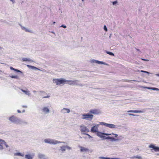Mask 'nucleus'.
I'll return each mask as SVG.
<instances>
[{
    "mask_svg": "<svg viewBox=\"0 0 159 159\" xmlns=\"http://www.w3.org/2000/svg\"><path fill=\"white\" fill-rule=\"evenodd\" d=\"M81 117V119L83 120H85L89 121H91L93 119V116L90 113H84L83 114Z\"/></svg>",
    "mask_w": 159,
    "mask_h": 159,
    "instance_id": "obj_1",
    "label": "nucleus"
},
{
    "mask_svg": "<svg viewBox=\"0 0 159 159\" xmlns=\"http://www.w3.org/2000/svg\"><path fill=\"white\" fill-rule=\"evenodd\" d=\"M53 82L57 85H60L61 84H64L66 83V80L63 78L53 79Z\"/></svg>",
    "mask_w": 159,
    "mask_h": 159,
    "instance_id": "obj_2",
    "label": "nucleus"
},
{
    "mask_svg": "<svg viewBox=\"0 0 159 159\" xmlns=\"http://www.w3.org/2000/svg\"><path fill=\"white\" fill-rule=\"evenodd\" d=\"M80 82L79 80H66V83H68L70 85H74L82 86L83 85L80 83Z\"/></svg>",
    "mask_w": 159,
    "mask_h": 159,
    "instance_id": "obj_3",
    "label": "nucleus"
},
{
    "mask_svg": "<svg viewBox=\"0 0 159 159\" xmlns=\"http://www.w3.org/2000/svg\"><path fill=\"white\" fill-rule=\"evenodd\" d=\"M44 142L45 143H48L51 144L56 145L59 143L57 140L51 139H46L44 140Z\"/></svg>",
    "mask_w": 159,
    "mask_h": 159,
    "instance_id": "obj_4",
    "label": "nucleus"
},
{
    "mask_svg": "<svg viewBox=\"0 0 159 159\" xmlns=\"http://www.w3.org/2000/svg\"><path fill=\"white\" fill-rule=\"evenodd\" d=\"M20 118L14 116H12L9 118V120L12 123L19 125Z\"/></svg>",
    "mask_w": 159,
    "mask_h": 159,
    "instance_id": "obj_5",
    "label": "nucleus"
},
{
    "mask_svg": "<svg viewBox=\"0 0 159 159\" xmlns=\"http://www.w3.org/2000/svg\"><path fill=\"white\" fill-rule=\"evenodd\" d=\"M100 124L103 125L111 128H118V127H121L120 125H116L114 124H108L103 122H100Z\"/></svg>",
    "mask_w": 159,
    "mask_h": 159,
    "instance_id": "obj_6",
    "label": "nucleus"
},
{
    "mask_svg": "<svg viewBox=\"0 0 159 159\" xmlns=\"http://www.w3.org/2000/svg\"><path fill=\"white\" fill-rule=\"evenodd\" d=\"M70 150L72 149V148L68 145H63L59 147V150L62 153L65 152L66 149Z\"/></svg>",
    "mask_w": 159,
    "mask_h": 159,
    "instance_id": "obj_7",
    "label": "nucleus"
},
{
    "mask_svg": "<svg viewBox=\"0 0 159 159\" xmlns=\"http://www.w3.org/2000/svg\"><path fill=\"white\" fill-rule=\"evenodd\" d=\"M89 112L90 114L94 115H98L101 113L100 111L98 109H91L89 111Z\"/></svg>",
    "mask_w": 159,
    "mask_h": 159,
    "instance_id": "obj_8",
    "label": "nucleus"
},
{
    "mask_svg": "<svg viewBox=\"0 0 159 159\" xmlns=\"http://www.w3.org/2000/svg\"><path fill=\"white\" fill-rule=\"evenodd\" d=\"M80 131L82 134L84 132H89V129L87 128V127L84 125H82L80 126Z\"/></svg>",
    "mask_w": 159,
    "mask_h": 159,
    "instance_id": "obj_9",
    "label": "nucleus"
},
{
    "mask_svg": "<svg viewBox=\"0 0 159 159\" xmlns=\"http://www.w3.org/2000/svg\"><path fill=\"white\" fill-rule=\"evenodd\" d=\"M42 112L45 114L49 113L50 112L49 109L47 107H44L41 109Z\"/></svg>",
    "mask_w": 159,
    "mask_h": 159,
    "instance_id": "obj_10",
    "label": "nucleus"
},
{
    "mask_svg": "<svg viewBox=\"0 0 159 159\" xmlns=\"http://www.w3.org/2000/svg\"><path fill=\"white\" fill-rule=\"evenodd\" d=\"M70 110L69 109L63 108L61 110V112L63 114L66 113H69L70 112Z\"/></svg>",
    "mask_w": 159,
    "mask_h": 159,
    "instance_id": "obj_11",
    "label": "nucleus"
},
{
    "mask_svg": "<svg viewBox=\"0 0 159 159\" xmlns=\"http://www.w3.org/2000/svg\"><path fill=\"white\" fill-rule=\"evenodd\" d=\"M150 148H152L155 152H159V147L155 146L153 144H151L149 146Z\"/></svg>",
    "mask_w": 159,
    "mask_h": 159,
    "instance_id": "obj_12",
    "label": "nucleus"
},
{
    "mask_svg": "<svg viewBox=\"0 0 159 159\" xmlns=\"http://www.w3.org/2000/svg\"><path fill=\"white\" fill-rule=\"evenodd\" d=\"M28 123L27 122L20 119L19 125H27Z\"/></svg>",
    "mask_w": 159,
    "mask_h": 159,
    "instance_id": "obj_13",
    "label": "nucleus"
},
{
    "mask_svg": "<svg viewBox=\"0 0 159 159\" xmlns=\"http://www.w3.org/2000/svg\"><path fill=\"white\" fill-rule=\"evenodd\" d=\"M128 112H132L134 113H144L145 111H143L141 110H129L127 111Z\"/></svg>",
    "mask_w": 159,
    "mask_h": 159,
    "instance_id": "obj_14",
    "label": "nucleus"
},
{
    "mask_svg": "<svg viewBox=\"0 0 159 159\" xmlns=\"http://www.w3.org/2000/svg\"><path fill=\"white\" fill-rule=\"evenodd\" d=\"M91 62H93V63L96 62V63H97L98 64H104V65H107V64L105 63L104 62L100 61H98V60H92Z\"/></svg>",
    "mask_w": 159,
    "mask_h": 159,
    "instance_id": "obj_15",
    "label": "nucleus"
},
{
    "mask_svg": "<svg viewBox=\"0 0 159 159\" xmlns=\"http://www.w3.org/2000/svg\"><path fill=\"white\" fill-rule=\"evenodd\" d=\"M91 132L92 133H96L98 132V129L97 127H96L95 126H93L92 127L91 129Z\"/></svg>",
    "mask_w": 159,
    "mask_h": 159,
    "instance_id": "obj_16",
    "label": "nucleus"
},
{
    "mask_svg": "<svg viewBox=\"0 0 159 159\" xmlns=\"http://www.w3.org/2000/svg\"><path fill=\"white\" fill-rule=\"evenodd\" d=\"M80 151L81 152H84L88 151L89 150V149L88 148H85L82 146L80 147Z\"/></svg>",
    "mask_w": 159,
    "mask_h": 159,
    "instance_id": "obj_17",
    "label": "nucleus"
},
{
    "mask_svg": "<svg viewBox=\"0 0 159 159\" xmlns=\"http://www.w3.org/2000/svg\"><path fill=\"white\" fill-rule=\"evenodd\" d=\"M38 157L40 159H46L45 158V156L43 154L39 153L38 154Z\"/></svg>",
    "mask_w": 159,
    "mask_h": 159,
    "instance_id": "obj_18",
    "label": "nucleus"
},
{
    "mask_svg": "<svg viewBox=\"0 0 159 159\" xmlns=\"http://www.w3.org/2000/svg\"><path fill=\"white\" fill-rule=\"evenodd\" d=\"M21 90L22 91V92L25 93V94L28 95V96H29L30 95V92L28 89H26V90H24L23 89H21Z\"/></svg>",
    "mask_w": 159,
    "mask_h": 159,
    "instance_id": "obj_19",
    "label": "nucleus"
},
{
    "mask_svg": "<svg viewBox=\"0 0 159 159\" xmlns=\"http://www.w3.org/2000/svg\"><path fill=\"white\" fill-rule=\"evenodd\" d=\"M104 133L98 131L97 133V135L100 138H104V137H105V136L103 135H104L103 134Z\"/></svg>",
    "mask_w": 159,
    "mask_h": 159,
    "instance_id": "obj_20",
    "label": "nucleus"
},
{
    "mask_svg": "<svg viewBox=\"0 0 159 159\" xmlns=\"http://www.w3.org/2000/svg\"><path fill=\"white\" fill-rule=\"evenodd\" d=\"M33 156L30 154H26L25 156V158L26 159H33Z\"/></svg>",
    "mask_w": 159,
    "mask_h": 159,
    "instance_id": "obj_21",
    "label": "nucleus"
},
{
    "mask_svg": "<svg viewBox=\"0 0 159 159\" xmlns=\"http://www.w3.org/2000/svg\"><path fill=\"white\" fill-rule=\"evenodd\" d=\"M131 159H133L134 158H137L139 159H142V157L141 156L138 155L134 156L132 157H130Z\"/></svg>",
    "mask_w": 159,
    "mask_h": 159,
    "instance_id": "obj_22",
    "label": "nucleus"
},
{
    "mask_svg": "<svg viewBox=\"0 0 159 159\" xmlns=\"http://www.w3.org/2000/svg\"><path fill=\"white\" fill-rule=\"evenodd\" d=\"M10 69L11 70H14L15 71H16V72H20V73H21V74H23V72L22 71H20V70H19L15 69V68H13V67H12L11 66L10 67Z\"/></svg>",
    "mask_w": 159,
    "mask_h": 159,
    "instance_id": "obj_23",
    "label": "nucleus"
},
{
    "mask_svg": "<svg viewBox=\"0 0 159 159\" xmlns=\"http://www.w3.org/2000/svg\"><path fill=\"white\" fill-rule=\"evenodd\" d=\"M22 61H29L34 62L33 61L31 60L30 58H22Z\"/></svg>",
    "mask_w": 159,
    "mask_h": 159,
    "instance_id": "obj_24",
    "label": "nucleus"
},
{
    "mask_svg": "<svg viewBox=\"0 0 159 159\" xmlns=\"http://www.w3.org/2000/svg\"><path fill=\"white\" fill-rule=\"evenodd\" d=\"M99 158L100 159H120L118 158L107 157H99Z\"/></svg>",
    "mask_w": 159,
    "mask_h": 159,
    "instance_id": "obj_25",
    "label": "nucleus"
},
{
    "mask_svg": "<svg viewBox=\"0 0 159 159\" xmlns=\"http://www.w3.org/2000/svg\"><path fill=\"white\" fill-rule=\"evenodd\" d=\"M27 66L29 68H30L31 69L39 70V68H38L35 66H30V65H27Z\"/></svg>",
    "mask_w": 159,
    "mask_h": 159,
    "instance_id": "obj_26",
    "label": "nucleus"
},
{
    "mask_svg": "<svg viewBox=\"0 0 159 159\" xmlns=\"http://www.w3.org/2000/svg\"><path fill=\"white\" fill-rule=\"evenodd\" d=\"M15 156H19L24 157V154L20 152H16L14 153Z\"/></svg>",
    "mask_w": 159,
    "mask_h": 159,
    "instance_id": "obj_27",
    "label": "nucleus"
},
{
    "mask_svg": "<svg viewBox=\"0 0 159 159\" xmlns=\"http://www.w3.org/2000/svg\"><path fill=\"white\" fill-rule=\"evenodd\" d=\"M147 88L148 89H151L153 90H156V91H159V89L156 88H154V87H147Z\"/></svg>",
    "mask_w": 159,
    "mask_h": 159,
    "instance_id": "obj_28",
    "label": "nucleus"
},
{
    "mask_svg": "<svg viewBox=\"0 0 159 159\" xmlns=\"http://www.w3.org/2000/svg\"><path fill=\"white\" fill-rule=\"evenodd\" d=\"M106 53L108 54H109L111 56H114V54L112 52H109L107 51H106Z\"/></svg>",
    "mask_w": 159,
    "mask_h": 159,
    "instance_id": "obj_29",
    "label": "nucleus"
},
{
    "mask_svg": "<svg viewBox=\"0 0 159 159\" xmlns=\"http://www.w3.org/2000/svg\"><path fill=\"white\" fill-rule=\"evenodd\" d=\"M10 77H11L12 78H14L18 79H20V78H19V76L17 75H12L11 76H10Z\"/></svg>",
    "mask_w": 159,
    "mask_h": 159,
    "instance_id": "obj_30",
    "label": "nucleus"
},
{
    "mask_svg": "<svg viewBox=\"0 0 159 159\" xmlns=\"http://www.w3.org/2000/svg\"><path fill=\"white\" fill-rule=\"evenodd\" d=\"M111 137H110V136H108V137H106L105 136V137H104V139H111Z\"/></svg>",
    "mask_w": 159,
    "mask_h": 159,
    "instance_id": "obj_31",
    "label": "nucleus"
},
{
    "mask_svg": "<svg viewBox=\"0 0 159 159\" xmlns=\"http://www.w3.org/2000/svg\"><path fill=\"white\" fill-rule=\"evenodd\" d=\"M3 142V143L4 144V145H5L6 147L7 148L9 146L7 144V143L5 142L4 140Z\"/></svg>",
    "mask_w": 159,
    "mask_h": 159,
    "instance_id": "obj_32",
    "label": "nucleus"
},
{
    "mask_svg": "<svg viewBox=\"0 0 159 159\" xmlns=\"http://www.w3.org/2000/svg\"><path fill=\"white\" fill-rule=\"evenodd\" d=\"M19 25L20 26V27H21V28L22 30H25L26 28H25V27L22 26L21 24H19Z\"/></svg>",
    "mask_w": 159,
    "mask_h": 159,
    "instance_id": "obj_33",
    "label": "nucleus"
},
{
    "mask_svg": "<svg viewBox=\"0 0 159 159\" xmlns=\"http://www.w3.org/2000/svg\"><path fill=\"white\" fill-rule=\"evenodd\" d=\"M82 134L87 135L89 136V137L90 138H92V137L90 135L87 134H86L85 133H83Z\"/></svg>",
    "mask_w": 159,
    "mask_h": 159,
    "instance_id": "obj_34",
    "label": "nucleus"
},
{
    "mask_svg": "<svg viewBox=\"0 0 159 159\" xmlns=\"http://www.w3.org/2000/svg\"><path fill=\"white\" fill-rule=\"evenodd\" d=\"M46 94L47 95V96H44V97H43L42 98H48L50 97V96L49 95H48V94Z\"/></svg>",
    "mask_w": 159,
    "mask_h": 159,
    "instance_id": "obj_35",
    "label": "nucleus"
},
{
    "mask_svg": "<svg viewBox=\"0 0 159 159\" xmlns=\"http://www.w3.org/2000/svg\"><path fill=\"white\" fill-rule=\"evenodd\" d=\"M25 31L26 32H31V31L30 30L26 28H25Z\"/></svg>",
    "mask_w": 159,
    "mask_h": 159,
    "instance_id": "obj_36",
    "label": "nucleus"
},
{
    "mask_svg": "<svg viewBox=\"0 0 159 159\" xmlns=\"http://www.w3.org/2000/svg\"><path fill=\"white\" fill-rule=\"evenodd\" d=\"M104 30H105L106 31H107V29L106 26L105 25H104Z\"/></svg>",
    "mask_w": 159,
    "mask_h": 159,
    "instance_id": "obj_37",
    "label": "nucleus"
},
{
    "mask_svg": "<svg viewBox=\"0 0 159 159\" xmlns=\"http://www.w3.org/2000/svg\"><path fill=\"white\" fill-rule=\"evenodd\" d=\"M140 71L141 72H143V73H147V74H149V72H148V71H144V70H141Z\"/></svg>",
    "mask_w": 159,
    "mask_h": 159,
    "instance_id": "obj_38",
    "label": "nucleus"
},
{
    "mask_svg": "<svg viewBox=\"0 0 159 159\" xmlns=\"http://www.w3.org/2000/svg\"><path fill=\"white\" fill-rule=\"evenodd\" d=\"M116 139L115 138H114L113 137H111V141L112 142H113V141H116Z\"/></svg>",
    "mask_w": 159,
    "mask_h": 159,
    "instance_id": "obj_39",
    "label": "nucleus"
},
{
    "mask_svg": "<svg viewBox=\"0 0 159 159\" xmlns=\"http://www.w3.org/2000/svg\"><path fill=\"white\" fill-rule=\"evenodd\" d=\"M104 135H106L107 136L111 135V134H108V133H104L103 134Z\"/></svg>",
    "mask_w": 159,
    "mask_h": 159,
    "instance_id": "obj_40",
    "label": "nucleus"
},
{
    "mask_svg": "<svg viewBox=\"0 0 159 159\" xmlns=\"http://www.w3.org/2000/svg\"><path fill=\"white\" fill-rule=\"evenodd\" d=\"M57 141L59 143H58H58H66V142H63V141H62V142H61V141Z\"/></svg>",
    "mask_w": 159,
    "mask_h": 159,
    "instance_id": "obj_41",
    "label": "nucleus"
},
{
    "mask_svg": "<svg viewBox=\"0 0 159 159\" xmlns=\"http://www.w3.org/2000/svg\"><path fill=\"white\" fill-rule=\"evenodd\" d=\"M117 1H115L112 2V4L113 5H115L117 3Z\"/></svg>",
    "mask_w": 159,
    "mask_h": 159,
    "instance_id": "obj_42",
    "label": "nucleus"
},
{
    "mask_svg": "<svg viewBox=\"0 0 159 159\" xmlns=\"http://www.w3.org/2000/svg\"><path fill=\"white\" fill-rule=\"evenodd\" d=\"M61 27H63V28H66V26L65 25H62L61 26Z\"/></svg>",
    "mask_w": 159,
    "mask_h": 159,
    "instance_id": "obj_43",
    "label": "nucleus"
},
{
    "mask_svg": "<svg viewBox=\"0 0 159 159\" xmlns=\"http://www.w3.org/2000/svg\"><path fill=\"white\" fill-rule=\"evenodd\" d=\"M128 115L129 116H136V115H134V114H130V113H129L128 114Z\"/></svg>",
    "mask_w": 159,
    "mask_h": 159,
    "instance_id": "obj_44",
    "label": "nucleus"
},
{
    "mask_svg": "<svg viewBox=\"0 0 159 159\" xmlns=\"http://www.w3.org/2000/svg\"><path fill=\"white\" fill-rule=\"evenodd\" d=\"M3 148V147L2 145L0 144V149L2 150Z\"/></svg>",
    "mask_w": 159,
    "mask_h": 159,
    "instance_id": "obj_45",
    "label": "nucleus"
},
{
    "mask_svg": "<svg viewBox=\"0 0 159 159\" xmlns=\"http://www.w3.org/2000/svg\"><path fill=\"white\" fill-rule=\"evenodd\" d=\"M141 59L144 61H149L148 60L144 59H143V58H142Z\"/></svg>",
    "mask_w": 159,
    "mask_h": 159,
    "instance_id": "obj_46",
    "label": "nucleus"
},
{
    "mask_svg": "<svg viewBox=\"0 0 159 159\" xmlns=\"http://www.w3.org/2000/svg\"><path fill=\"white\" fill-rule=\"evenodd\" d=\"M22 107H24V108H27V107L26 106H24V105H23V106H22Z\"/></svg>",
    "mask_w": 159,
    "mask_h": 159,
    "instance_id": "obj_47",
    "label": "nucleus"
},
{
    "mask_svg": "<svg viewBox=\"0 0 159 159\" xmlns=\"http://www.w3.org/2000/svg\"><path fill=\"white\" fill-rule=\"evenodd\" d=\"M99 125L98 124V125H95V126H94L96 127H97V128H98V127L99 126Z\"/></svg>",
    "mask_w": 159,
    "mask_h": 159,
    "instance_id": "obj_48",
    "label": "nucleus"
},
{
    "mask_svg": "<svg viewBox=\"0 0 159 159\" xmlns=\"http://www.w3.org/2000/svg\"><path fill=\"white\" fill-rule=\"evenodd\" d=\"M17 112L19 113H20L21 112V111L19 110H17Z\"/></svg>",
    "mask_w": 159,
    "mask_h": 159,
    "instance_id": "obj_49",
    "label": "nucleus"
},
{
    "mask_svg": "<svg viewBox=\"0 0 159 159\" xmlns=\"http://www.w3.org/2000/svg\"><path fill=\"white\" fill-rule=\"evenodd\" d=\"M115 135V137H117L118 136V134H115V135Z\"/></svg>",
    "mask_w": 159,
    "mask_h": 159,
    "instance_id": "obj_50",
    "label": "nucleus"
},
{
    "mask_svg": "<svg viewBox=\"0 0 159 159\" xmlns=\"http://www.w3.org/2000/svg\"><path fill=\"white\" fill-rule=\"evenodd\" d=\"M116 141H118L120 139H116Z\"/></svg>",
    "mask_w": 159,
    "mask_h": 159,
    "instance_id": "obj_51",
    "label": "nucleus"
},
{
    "mask_svg": "<svg viewBox=\"0 0 159 159\" xmlns=\"http://www.w3.org/2000/svg\"><path fill=\"white\" fill-rule=\"evenodd\" d=\"M33 92L34 93H36V91L35 90H34L33 91Z\"/></svg>",
    "mask_w": 159,
    "mask_h": 159,
    "instance_id": "obj_52",
    "label": "nucleus"
},
{
    "mask_svg": "<svg viewBox=\"0 0 159 159\" xmlns=\"http://www.w3.org/2000/svg\"><path fill=\"white\" fill-rule=\"evenodd\" d=\"M4 140L1 139H0V143H1V142H3Z\"/></svg>",
    "mask_w": 159,
    "mask_h": 159,
    "instance_id": "obj_53",
    "label": "nucleus"
},
{
    "mask_svg": "<svg viewBox=\"0 0 159 159\" xmlns=\"http://www.w3.org/2000/svg\"><path fill=\"white\" fill-rule=\"evenodd\" d=\"M40 93H45V92L44 91H40Z\"/></svg>",
    "mask_w": 159,
    "mask_h": 159,
    "instance_id": "obj_54",
    "label": "nucleus"
},
{
    "mask_svg": "<svg viewBox=\"0 0 159 159\" xmlns=\"http://www.w3.org/2000/svg\"><path fill=\"white\" fill-rule=\"evenodd\" d=\"M10 1L13 2H14L15 0H10Z\"/></svg>",
    "mask_w": 159,
    "mask_h": 159,
    "instance_id": "obj_55",
    "label": "nucleus"
},
{
    "mask_svg": "<svg viewBox=\"0 0 159 159\" xmlns=\"http://www.w3.org/2000/svg\"><path fill=\"white\" fill-rule=\"evenodd\" d=\"M136 50L137 51H139L140 50L139 49H137V48H136Z\"/></svg>",
    "mask_w": 159,
    "mask_h": 159,
    "instance_id": "obj_56",
    "label": "nucleus"
},
{
    "mask_svg": "<svg viewBox=\"0 0 159 159\" xmlns=\"http://www.w3.org/2000/svg\"><path fill=\"white\" fill-rule=\"evenodd\" d=\"M156 75H157V76H159V74H156Z\"/></svg>",
    "mask_w": 159,
    "mask_h": 159,
    "instance_id": "obj_57",
    "label": "nucleus"
},
{
    "mask_svg": "<svg viewBox=\"0 0 159 159\" xmlns=\"http://www.w3.org/2000/svg\"><path fill=\"white\" fill-rule=\"evenodd\" d=\"M51 33H53L54 34H55V33H54V32L53 31H52V32H51Z\"/></svg>",
    "mask_w": 159,
    "mask_h": 159,
    "instance_id": "obj_58",
    "label": "nucleus"
},
{
    "mask_svg": "<svg viewBox=\"0 0 159 159\" xmlns=\"http://www.w3.org/2000/svg\"><path fill=\"white\" fill-rule=\"evenodd\" d=\"M25 112V110H24L23 111H22V112L23 113H24Z\"/></svg>",
    "mask_w": 159,
    "mask_h": 159,
    "instance_id": "obj_59",
    "label": "nucleus"
},
{
    "mask_svg": "<svg viewBox=\"0 0 159 159\" xmlns=\"http://www.w3.org/2000/svg\"><path fill=\"white\" fill-rule=\"evenodd\" d=\"M55 23H56V22H53V24H54Z\"/></svg>",
    "mask_w": 159,
    "mask_h": 159,
    "instance_id": "obj_60",
    "label": "nucleus"
},
{
    "mask_svg": "<svg viewBox=\"0 0 159 159\" xmlns=\"http://www.w3.org/2000/svg\"><path fill=\"white\" fill-rule=\"evenodd\" d=\"M156 155H157V156H159V153H157L156 154Z\"/></svg>",
    "mask_w": 159,
    "mask_h": 159,
    "instance_id": "obj_61",
    "label": "nucleus"
},
{
    "mask_svg": "<svg viewBox=\"0 0 159 159\" xmlns=\"http://www.w3.org/2000/svg\"><path fill=\"white\" fill-rule=\"evenodd\" d=\"M111 134L113 135H115V134H114L113 133H112V134Z\"/></svg>",
    "mask_w": 159,
    "mask_h": 159,
    "instance_id": "obj_62",
    "label": "nucleus"
},
{
    "mask_svg": "<svg viewBox=\"0 0 159 159\" xmlns=\"http://www.w3.org/2000/svg\"><path fill=\"white\" fill-rule=\"evenodd\" d=\"M82 1H84V0H82Z\"/></svg>",
    "mask_w": 159,
    "mask_h": 159,
    "instance_id": "obj_63",
    "label": "nucleus"
}]
</instances>
